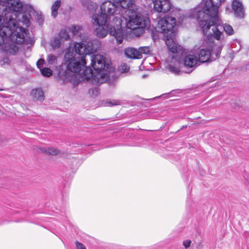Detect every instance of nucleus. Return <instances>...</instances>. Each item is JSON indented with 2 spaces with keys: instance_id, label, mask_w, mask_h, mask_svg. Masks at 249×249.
Wrapping results in <instances>:
<instances>
[{
  "instance_id": "obj_12",
  "label": "nucleus",
  "mask_w": 249,
  "mask_h": 249,
  "mask_svg": "<svg viewBox=\"0 0 249 249\" xmlns=\"http://www.w3.org/2000/svg\"><path fill=\"white\" fill-rule=\"evenodd\" d=\"M124 53L126 56L129 58L140 59L142 57V55L140 53L139 50L133 48L125 49Z\"/></svg>"
},
{
  "instance_id": "obj_19",
  "label": "nucleus",
  "mask_w": 249,
  "mask_h": 249,
  "mask_svg": "<svg viewBox=\"0 0 249 249\" xmlns=\"http://www.w3.org/2000/svg\"><path fill=\"white\" fill-rule=\"evenodd\" d=\"M41 74L46 77H50L53 74V71L49 68H44L40 70Z\"/></svg>"
},
{
  "instance_id": "obj_30",
  "label": "nucleus",
  "mask_w": 249,
  "mask_h": 249,
  "mask_svg": "<svg viewBox=\"0 0 249 249\" xmlns=\"http://www.w3.org/2000/svg\"><path fill=\"white\" fill-rule=\"evenodd\" d=\"M1 61L3 62V64H8L10 63L9 59L7 57H4L2 59Z\"/></svg>"
},
{
  "instance_id": "obj_36",
  "label": "nucleus",
  "mask_w": 249,
  "mask_h": 249,
  "mask_svg": "<svg viewBox=\"0 0 249 249\" xmlns=\"http://www.w3.org/2000/svg\"><path fill=\"white\" fill-rule=\"evenodd\" d=\"M2 90V89H0V91H1Z\"/></svg>"
},
{
  "instance_id": "obj_14",
  "label": "nucleus",
  "mask_w": 249,
  "mask_h": 249,
  "mask_svg": "<svg viewBox=\"0 0 249 249\" xmlns=\"http://www.w3.org/2000/svg\"><path fill=\"white\" fill-rule=\"evenodd\" d=\"M31 95L33 98L36 100L42 101L44 99L43 91L40 89H33L31 93Z\"/></svg>"
},
{
  "instance_id": "obj_34",
  "label": "nucleus",
  "mask_w": 249,
  "mask_h": 249,
  "mask_svg": "<svg viewBox=\"0 0 249 249\" xmlns=\"http://www.w3.org/2000/svg\"><path fill=\"white\" fill-rule=\"evenodd\" d=\"M153 39H155V37H154V36H153Z\"/></svg>"
},
{
  "instance_id": "obj_18",
  "label": "nucleus",
  "mask_w": 249,
  "mask_h": 249,
  "mask_svg": "<svg viewBox=\"0 0 249 249\" xmlns=\"http://www.w3.org/2000/svg\"><path fill=\"white\" fill-rule=\"evenodd\" d=\"M59 36L61 39H64V40H68L70 38V36L65 29L60 30L59 33Z\"/></svg>"
},
{
  "instance_id": "obj_26",
  "label": "nucleus",
  "mask_w": 249,
  "mask_h": 249,
  "mask_svg": "<svg viewBox=\"0 0 249 249\" xmlns=\"http://www.w3.org/2000/svg\"><path fill=\"white\" fill-rule=\"evenodd\" d=\"M44 59H39L36 63V65L37 68L40 70L42 69V67L43 66L44 63Z\"/></svg>"
},
{
  "instance_id": "obj_1",
  "label": "nucleus",
  "mask_w": 249,
  "mask_h": 249,
  "mask_svg": "<svg viewBox=\"0 0 249 249\" xmlns=\"http://www.w3.org/2000/svg\"><path fill=\"white\" fill-rule=\"evenodd\" d=\"M93 49L89 46L86 47L85 44L77 42L74 47L68 48L64 55L65 61L60 66L58 75L64 84L71 82L75 74L79 72L85 68L82 74L87 80H97L98 83L107 82L109 78L108 70L110 65L105 62L106 58L102 55H92L90 56L91 67H87L85 57L89 54Z\"/></svg>"
},
{
  "instance_id": "obj_15",
  "label": "nucleus",
  "mask_w": 249,
  "mask_h": 249,
  "mask_svg": "<svg viewBox=\"0 0 249 249\" xmlns=\"http://www.w3.org/2000/svg\"><path fill=\"white\" fill-rule=\"evenodd\" d=\"M40 151L48 155H56L59 153V150L51 147L41 146L39 148Z\"/></svg>"
},
{
  "instance_id": "obj_24",
  "label": "nucleus",
  "mask_w": 249,
  "mask_h": 249,
  "mask_svg": "<svg viewBox=\"0 0 249 249\" xmlns=\"http://www.w3.org/2000/svg\"><path fill=\"white\" fill-rule=\"evenodd\" d=\"M80 29V26L75 25H72L71 27L70 28V31L73 33V35H77Z\"/></svg>"
},
{
  "instance_id": "obj_3",
  "label": "nucleus",
  "mask_w": 249,
  "mask_h": 249,
  "mask_svg": "<svg viewBox=\"0 0 249 249\" xmlns=\"http://www.w3.org/2000/svg\"><path fill=\"white\" fill-rule=\"evenodd\" d=\"M117 9L119 15L123 14V11L127 9L129 20L127 23V28L131 30L139 29L141 34L144 32V29L149 25V19L146 17L142 16L139 13L134 12V4L131 0H115Z\"/></svg>"
},
{
  "instance_id": "obj_27",
  "label": "nucleus",
  "mask_w": 249,
  "mask_h": 249,
  "mask_svg": "<svg viewBox=\"0 0 249 249\" xmlns=\"http://www.w3.org/2000/svg\"><path fill=\"white\" fill-rule=\"evenodd\" d=\"M75 244L76 249H87L85 246L84 244L78 241H76L75 242Z\"/></svg>"
},
{
  "instance_id": "obj_7",
  "label": "nucleus",
  "mask_w": 249,
  "mask_h": 249,
  "mask_svg": "<svg viewBox=\"0 0 249 249\" xmlns=\"http://www.w3.org/2000/svg\"><path fill=\"white\" fill-rule=\"evenodd\" d=\"M115 18L117 22H118V23H116V27H112V25H110V27H109L108 22L105 24H102L100 23L97 24L95 22L94 20H93V24L98 26L95 30V33L97 37L100 38L105 37L109 32L111 36L115 37L117 44H120L123 42L124 34L121 27L120 18H118L117 16Z\"/></svg>"
},
{
  "instance_id": "obj_22",
  "label": "nucleus",
  "mask_w": 249,
  "mask_h": 249,
  "mask_svg": "<svg viewBox=\"0 0 249 249\" xmlns=\"http://www.w3.org/2000/svg\"><path fill=\"white\" fill-rule=\"evenodd\" d=\"M47 60L49 64H53L56 61V57L53 54H50L48 55Z\"/></svg>"
},
{
  "instance_id": "obj_33",
  "label": "nucleus",
  "mask_w": 249,
  "mask_h": 249,
  "mask_svg": "<svg viewBox=\"0 0 249 249\" xmlns=\"http://www.w3.org/2000/svg\"><path fill=\"white\" fill-rule=\"evenodd\" d=\"M193 70H191L189 72H187L188 73H190V72L192 71Z\"/></svg>"
},
{
  "instance_id": "obj_17",
  "label": "nucleus",
  "mask_w": 249,
  "mask_h": 249,
  "mask_svg": "<svg viewBox=\"0 0 249 249\" xmlns=\"http://www.w3.org/2000/svg\"><path fill=\"white\" fill-rule=\"evenodd\" d=\"M50 45L53 49L60 48L61 46V41L59 38L57 37L53 38L50 42Z\"/></svg>"
},
{
  "instance_id": "obj_29",
  "label": "nucleus",
  "mask_w": 249,
  "mask_h": 249,
  "mask_svg": "<svg viewBox=\"0 0 249 249\" xmlns=\"http://www.w3.org/2000/svg\"><path fill=\"white\" fill-rule=\"evenodd\" d=\"M108 106H113L115 105H120V101L113 100L112 101H110L108 102Z\"/></svg>"
},
{
  "instance_id": "obj_10",
  "label": "nucleus",
  "mask_w": 249,
  "mask_h": 249,
  "mask_svg": "<svg viewBox=\"0 0 249 249\" xmlns=\"http://www.w3.org/2000/svg\"><path fill=\"white\" fill-rule=\"evenodd\" d=\"M20 5H19V8L16 6L18 10L11 11V13L15 12L16 14L22 15V22L23 24L27 27L30 26V18H31V13L32 12L33 8L32 6L28 4L24 5L22 2L20 1Z\"/></svg>"
},
{
  "instance_id": "obj_16",
  "label": "nucleus",
  "mask_w": 249,
  "mask_h": 249,
  "mask_svg": "<svg viewBox=\"0 0 249 249\" xmlns=\"http://www.w3.org/2000/svg\"><path fill=\"white\" fill-rule=\"evenodd\" d=\"M61 5V1L60 0H56L53 4L51 10H52V15L53 18H55L58 14L57 10L58 8L60 7Z\"/></svg>"
},
{
  "instance_id": "obj_32",
  "label": "nucleus",
  "mask_w": 249,
  "mask_h": 249,
  "mask_svg": "<svg viewBox=\"0 0 249 249\" xmlns=\"http://www.w3.org/2000/svg\"><path fill=\"white\" fill-rule=\"evenodd\" d=\"M90 5L93 7V9L95 10L97 8V5L95 3H93L92 4H90Z\"/></svg>"
},
{
  "instance_id": "obj_8",
  "label": "nucleus",
  "mask_w": 249,
  "mask_h": 249,
  "mask_svg": "<svg viewBox=\"0 0 249 249\" xmlns=\"http://www.w3.org/2000/svg\"><path fill=\"white\" fill-rule=\"evenodd\" d=\"M100 13L94 14L92 16V20H94L97 24H105L108 22L112 16L119 15V12L117 9V6L115 0L106 1L100 6Z\"/></svg>"
},
{
  "instance_id": "obj_25",
  "label": "nucleus",
  "mask_w": 249,
  "mask_h": 249,
  "mask_svg": "<svg viewBox=\"0 0 249 249\" xmlns=\"http://www.w3.org/2000/svg\"><path fill=\"white\" fill-rule=\"evenodd\" d=\"M121 70L122 73L126 72L129 70V67L126 64L124 63L121 65Z\"/></svg>"
},
{
  "instance_id": "obj_20",
  "label": "nucleus",
  "mask_w": 249,
  "mask_h": 249,
  "mask_svg": "<svg viewBox=\"0 0 249 249\" xmlns=\"http://www.w3.org/2000/svg\"><path fill=\"white\" fill-rule=\"evenodd\" d=\"M168 68L170 71L176 75H179L181 73V71H180L178 68L171 65H169Z\"/></svg>"
},
{
  "instance_id": "obj_2",
  "label": "nucleus",
  "mask_w": 249,
  "mask_h": 249,
  "mask_svg": "<svg viewBox=\"0 0 249 249\" xmlns=\"http://www.w3.org/2000/svg\"><path fill=\"white\" fill-rule=\"evenodd\" d=\"M225 0H203L202 9L197 11L196 18L199 27L204 35H210L217 40H220L222 35L220 31L223 29L227 35L233 34L234 31L231 26L222 23L218 16V8L221 2Z\"/></svg>"
},
{
  "instance_id": "obj_35",
  "label": "nucleus",
  "mask_w": 249,
  "mask_h": 249,
  "mask_svg": "<svg viewBox=\"0 0 249 249\" xmlns=\"http://www.w3.org/2000/svg\"><path fill=\"white\" fill-rule=\"evenodd\" d=\"M145 76L144 75H143L142 76V77H143V78H144V77H145Z\"/></svg>"
},
{
  "instance_id": "obj_6",
  "label": "nucleus",
  "mask_w": 249,
  "mask_h": 249,
  "mask_svg": "<svg viewBox=\"0 0 249 249\" xmlns=\"http://www.w3.org/2000/svg\"><path fill=\"white\" fill-rule=\"evenodd\" d=\"M205 35L197 53L199 60L201 63L211 62L218 58L223 48V45L215 44L212 36Z\"/></svg>"
},
{
  "instance_id": "obj_11",
  "label": "nucleus",
  "mask_w": 249,
  "mask_h": 249,
  "mask_svg": "<svg viewBox=\"0 0 249 249\" xmlns=\"http://www.w3.org/2000/svg\"><path fill=\"white\" fill-rule=\"evenodd\" d=\"M232 9L235 16L238 18H243L245 9L242 2L238 0H233L231 5Z\"/></svg>"
},
{
  "instance_id": "obj_28",
  "label": "nucleus",
  "mask_w": 249,
  "mask_h": 249,
  "mask_svg": "<svg viewBox=\"0 0 249 249\" xmlns=\"http://www.w3.org/2000/svg\"><path fill=\"white\" fill-rule=\"evenodd\" d=\"M191 241L190 240H186L183 241V245L185 249L188 248L190 246Z\"/></svg>"
},
{
  "instance_id": "obj_9",
  "label": "nucleus",
  "mask_w": 249,
  "mask_h": 249,
  "mask_svg": "<svg viewBox=\"0 0 249 249\" xmlns=\"http://www.w3.org/2000/svg\"><path fill=\"white\" fill-rule=\"evenodd\" d=\"M20 5V0H0V25L1 21L3 20L4 17L7 13H11V11L18 10L16 6L19 8Z\"/></svg>"
},
{
  "instance_id": "obj_13",
  "label": "nucleus",
  "mask_w": 249,
  "mask_h": 249,
  "mask_svg": "<svg viewBox=\"0 0 249 249\" xmlns=\"http://www.w3.org/2000/svg\"><path fill=\"white\" fill-rule=\"evenodd\" d=\"M198 62V59L194 55H189L184 59V66L185 67L193 68L195 67Z\"/></svg>"
},
{
  "instance_id": "obj_21",
  "label": "nucleus",
  "mask_w": 249,
  "mask_h": 249,
  "mask_svg": "<svg viewBox=\"0 0 249 249\" xmlns=\"http://www.w3.org/2000/svg\"><path fill=\"white\" fill-rule=\"evenodd\" d=\"M138 50L141 55L142 53L148 54L150 52V49L148 46L141 47Z\"/></svg>"
},
{
  "instance_id": "obj_23",
  "label": "nucleus",
  "mask_w": 249,
  "mask_h": 249,
  "mask_svg": "<svg viewBox=\"0 0 249 249\" xmlns=\"http://www.w3.org/2000/svg\"><path fill=\"white\" fill-rule=\"evenodd\" d=\"M100 89L98 87H95L93 89H90L89 90V93L91 95L96 96L99 94Z\"/></svg>"
},
{
  "instance_id": "obj_4",
  "label": "nucleus",
  "mask_w": 249,
  "mask_h": 249,
  "mask_svg": "<svg viewBox=\"0 0 249 249\" xmlns=\"http://www.w3.org/2000/svg\"><path fill=\"white\" fill-rule=\"evenodd\" d=\"M4 23V20L0 25V46L4 43L5 39L9 40L17 44H21L24 42V35L28 30L17 26L13 19L10 18L8 22Z\"/></svg>"
},
{
  "instance_id": "obj_5",
  "label": "nucleus",
  "mask_w": 249,
  "mask_h": 249,
  "mask_svg": "<svg viewBox=\"0 0 249 249\" xmlns=\"http://www.w3.org/2000/svg\"><path fill=\"white\" fill-rule=\"evenodd\" d=\"M183 18L180 17L178 23L174 17L165 16L161 18L158 22V32L164 34L166 36V45L168 50L173 53H178V44L171 38L174 36L176 25L182 23Z\"/></svg>"
},
{
  "instance_id": "obj_31",
  "label": "nucleus",
  "mask_w": 249,
  "mask_h": 249,
  "mask_svg": "<svg viewBox=\"0 0 249 249\" xmlns=\"http://www.w3.org/2000/svg\"><path fill=\"white\" fill-rule=\"evenodd\" d=\"M174 90H173L171 92H169V93H165V94H163L162 95H161V96L163 98H168V96H169V95L172 92H173Z\"/></svg>"
}]
</instances>
